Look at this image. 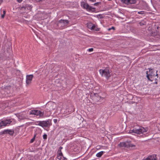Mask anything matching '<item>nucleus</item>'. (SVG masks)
<instances>
[{"label":"nucleus","mask_w":160,"mask_h":160,"mask_svg":"<svg viewBox=\"0 0 160 160\" xmlns=\"http://www.w3.org/2000/svg\"><path fill=\"white\" fill-rule=\"evenodd\" d=\"M148 130L147 128H145L139 126H135L133 128H131L129 131L130 133H134L137 134L143 133L147 132Z\"/></svg>","instance_id":"1"},{"label":"nucleus","mask_w":160,"mask_h":160,"mask_svg":"<svg viewBox=\"0 0 160 160\" xmlns=\"http://www.w3.org/2000/svg\"><path fill=\"white\" fill-rule=\"evenodd\" d=\"M99 72L101 76L105 78L107 80H108L111 76V73L108 67L106 68L103 69H100Z\"/></svg>","instance_id":"2"},{"label":"nucleus","mask_w":160,"mask_h":160,"mask_svg":"<svg viewBox=\"0 0 160 160\" xmlns=\"http://www.w3.org/2000/svg\"><path fill=\"white\" fill-rule=\"evenodd\" d=\"M118 146L120 147L126 148H134L136 147L135 145L131 143L130 142L127 141L126 142H120Z\"/></svg>","instance_id":"3"},{"label":"nucleus","mask_w":160,"mask_h":160,"mask_svg":"<svg viewBox=\"0 0 160 160\" xmlns=\"http://www.w3.org/2000/svg\"><path fill=\"white\" fill-rule=\"evenodd\" d=\"M149 73H148V71H147L146 77L149 80L152 81L153 80L152 77L155 76H158V74L157 73L156 75H155L154 73L155 71L153 69L150 68H149Z\"/></svg>","instance_id":"4"},{"label":"nucleus","mask_w":160,"mask_h":160,"mask_svg":"<svg viewBox=\"0 0 160 160\" xmlns=\"http://www.w3.org/2000/svg\"><path fill=\"white\" fill-rule=\"evenodd\" d=\"M30 115H34L40 117H42L44 115V112L37 110H32L29 112Z\"/></svg>","instance_id":"5"},{"label":"nucleus","mask_w":160,"mask_h":160,"mask_svg":"<svg viewBox=\"0 0 160 160\" xmlns=\"http://www.w3.org/2000/svg\"><path fill=\"white\" fill-rule=\"evenodd\" d=\"M45 108L46 109L49 111H52L55 108V103L52 102H48L46 104Z\"/></svg>","instance_id":"6"},{"label":"nucleus","mask_w":160,"mask_h":160,"mask_svg":"<svg viewBox=\"0 0 160 160\" xmlns=\"http://www.w3.org/2000/svg\"><path fill=\"white\" fill-rule=\"evenodd\" d=\"M69 22L68 20L61 19L58 22L57 25L58 27L62 28L68 25L69 23Z\"/></svg>","instance_id":"7"},{"label":"nucleus","mask_w":160,"mask_h":160,"mask_svg":"<svg viewBox=\"0 0 160 160\" xmlns=\"http://www.w3.org/2000/svg\"><path fill=\"white\" fill-rule=\"evenodd\" d=\"M81 6L84 8L90 11H93L95 9L94 8L89 6L88 3L84 2H81Z\"/></svg>","instance_id":"8"},{"label":"nucleus","mask_w":160,"mask_h":160,"mask_svg":"<svg viewBox=\"0 0 160 160\" xmlns=\"http://www.w3.org/2000/svg\"><path fill=\"white\" fill-rule=\"evenodd\" d=\"M122 3L126 4H135L136 0H120Z\"/></svg>","instance_id":"9"},{"label":"nucleus","mask_w":160,"mask_h":160,"mask_svg":"<svg viewBox=\"0 0 160 160\" xmlns=\"http://www.w3.org/2000/svg\"><path fill=\"white\" fill-rule=\"evenodd\" d=\"M11 121L10 120H6L2 121L0 122V127L5 126L7 124H9L11 123Z\"/></svg>","instance_id":"10"},{"label":"nucleus","mask_w":160,"mask_h":160,"mask_svg":"<svg viewBox=\"0 0 160 160\" xmlns=\"http://www.w3.org/2000/svg\"><path fill=\"white\" fill-rule=\"evenodd\" d=\"M33 77V75L32 74L26 76V83L27 84L29 85L31 83Z\"/></svg>","instance_id":"11"},{"label":"nucleus","mask_w":160,"mask_h":160,"mask_svg":"<svg viewBox=\"0 0 160 160\" xmlns=\"http://www.w3.org/2000/svg\"><path fill=\"white\" fill-rule=\"evenodd\" d=\"M51 125L50 123L49 120L47 121H42L41 127H48Z\"/></svg>","instance_id":"12"},{"label":"nucleus","mask_w":160,"mask_h":160,"mask_svg":"<svg viewBox=\"0 0 160 160\" xmlns=\"http://www.w3.org/2000/svg\"><path fill=\"white\" fill-rule=\"evenodd\" d=\"M18 118L20 120H24L28 119V116L23 114L19 115L18 116Z\"/></svg>","instance_id":"13"},{"label":"nucleus","mask_w":160,"mask_h":160,"mask_svg":"<svg viewBox=\"0 0 160 160\" xmlns=\"http://www.w3.org/2000/svg\"><path fill=\"white\" fill-rule=\"evenodd\" d=\"M149 160H157L156 155H153L148 157Z\"/></svg>","instance_id":"14"},{"label":"nucleus","mask_w":160,"mask_h":160,"mask_svg":"<svg viewBox=\"0 0 160 160\" xmlns=\"http://www.w3.org/2000/svg\"><path fill=\"white\" fill-rule=\"evenodd\" d=\"M64 157L62 156V154L61 152H60L57 155V158L59 160H62Z\"/></svg>","instance_id":"15"},{"label":"nucleus","mask_w":160,"mask_h":160,"mask_svg":"<svg viewBox=\"0 0 160 160\" xmlns=\"http://www.w3.org/2000/svg\"><path fill=\"white\" fill-rule=\"evenodd\" d=\"M104 153V152H100L97 154L96 156L98 157H100L103 155Z\"/></svg>","instance_id":"16"},{"label":"nucleus","mask_w":160,"mask_h":160,"mask_svg":"<svg viewBox=\"0 0 160 160\" xmlns=\"http://www.w3.org/2000/svg\"><path fill=\"white\" fill-rule=\"evenodd\" d=\"M92 27H93V28L92 30H94L97 31H99V28H98L95 25H93Z\"/></svg>","instance_id":"17"},{"label":"nucleus","mask_w":160,"mask_h":160,"mask_svg":"<svg viewBox=\"0 0 160 160\" xmlns=\"http://www.w3.org/2000/svg\"><path fill=\"white\" fill-rule=\"evenodd\" d=\"M93 25V24L92 23H90L88 24L87 27L88 28L92 30V28H93V27H92V26Z\"/></svg>","instance_id":"18"},{"label":"nucleus","mask_w":160,"mask_h":160,"mask_svg":"<svg viewBox=\"0 0 160 160\" xmlns=\"http://www.w3.org/2000/svg\"><path fill=\"white\" fill-rule=\"evenodd\" d=\"M14 133V131L12 130H8V134H9L12 135Z\"/></svg>","instance_id":"19"},{"label":"nucleus","mask_w":160,"mask_h":160,"mask_svg":"<svg viewBox=\"0 0 160 160\" xmlns=\"http://www.w3.org/2000/svg\"><path fill=\"white\" fill-rule=\"evenodd\" d=\"M42 121H38L35 122V124L41 126Z\"/></svg>","instance_id":"20"},{"label":"nucleus","mask_w":160,"mask_h":160,"mask_svg":"<svg viewBox=\"0 0 160 160\" xmlns=\"http://www.w3.org/2000/svg\"><path fill=\"white\" fill-rule=\"evenodd\" d=\"M138 13L140 14H144L145 13V12L144 11H141L138 12Z\"/></svg>","instance_id":"21"},{"label":"nucleus","mask_w":160,"mask_h":160,"mask_svg":"<svg viewBox=\"0 0 160 160\" xmlns=\"http://www.w3.org/2000/svg\"><path fill=\"white\" fill-rule=\"evenodd\" d=\"M2 133L3 134H6L8 133V130H5L2 131Z\"/></svg>","instance_id":"22"},{"label":"nucleus","mask_w":160,"mask_h":160,"mask_svg":"<svg viewBox=\"0 0 160 160\" xmlns=\"http://www.w3.org/2000/svg\"><path fill=\"white\" fill-rule=\"evenodd\" d=\"M36 135H34L33 138L31 139V140L30 141V143H32L35 140V137H36Z\"/></svg>","instance_id":"23"},{"label":"nucleus","mask_w":160,"mask_h":160,"mask_svg":"<svg viewBox=\"0 0 160 160\" xmlns=\"http://www.w3.org/2000/svg\"><path fill=\"white\" fill-rule=\"evenodd\" d=\"M47 135L46 134H44L43 135V139L44 140H46L47 138Z\"/></svg>","instance_id":"24"},{"label":"nucleus","mask_w":160,"mask_h":160,"mask_svg":"<svg viewBox=\"0 0 160 160\" xmlns=\"http://www.w3.org/2000/svg\"><path fill=\"white\" fill-rule=\"evenodd\" d=\"M111 29H113L114 30L115 29V28L114 27H112L111 28H109L108 29V31H110Z\"/></svg>","instance_id":"25"},{"label":"nucleus","mask_w":160,"mask_h":160,"mask_svg":"<svg viewBox=\"0 0 160 160\" xmlns=\"http://www.w3.org/2000/svg\"><path fill=\"white\" fill-rule=\"evenodd\" d=\"M93 50V48H90L88 49V51L89 52H92Z\"/></svg>","instance_id":"26"},{"label":"nucleus","mask_w":160,"mask_h":160,"mask_svg":"<svg viewBox=\"0 0 160 160\" xmlns=\"http://www.w3.org/2000/svg\"><path fill=\"white\" fill-rule=\"evenodd\" d=\"M37 2H40L44 1V0H36Z\"/></svg>","instance_id":"27"},{"label":"nucleus","mask_w":160,"mask_h":160,"mask_svg":"<svg viewBox=\"0 0 160 160\" xmlns=\"http://www.w3.org/2000/svg\"><path fill=\"white\" fill-rule=\"evenodd\" d=\"M57 120L56 119H53V122L55 123H56L57 122Z\"/></svg>","instance_id":"28"},{"label":"nucleus","mask_w":160,"mask_h":160,"mask_svg":"<svg viewBox=\"0 0 160 160\" xmlns=\"http://www.w3.org/2000/svg\"><path fill=\"white\" fill-rule=\"evenodd\" d=\"M29 160H35L34 158L33 157H31Z\"/></svg>","instance_id":"29"},{"label":"nucleus","mask_w":160,"mask_h":160,"mask_svg":"<svg viewBox=\"0 0 160 160\" xmlns=\"http://www.w3.org/2000/svg\"><path fill=\"white\" fill-rule=\"evenodd\" d=\"M62 147H60L59 148V150H58V151H60V152H61V149H62Z\"/></svg>","instance_id":"30"},{"label":"nucleus","mask_w":160,"mask_h":160,"mask_svg":"<svg viewBox=\"0 0 160 160\" xmlns=\"http://www.w3.org/2000/svg\"><path fill=\"white\" fill-rule=\"evenodd\" d=\"M99 3V2L96 3L94 4V5L95 6H97L98 5Z\"/></svg>","instance_id":"31"},{"label":"nucleus","mask_w":160,"mask_h":160,"mask_svg":"<svg viewBox=\"0 0 160 160\" xmlns=\"http://www.w3.org/2000/svg\"><path fill=\"white\" fill-rule=\"evenodd\" d=\"M5 14H3L1 16V17L2 18H3L5 16Z\"/></svg>","instance_id":"32"},{"label":"nucleus","mask_w":160,"mask_h":160,"mask_svg":"<svg viewBox=\"0 0 160 160\" xmlns=\"http://www.w3.org/2000/svg\"><path fill=\"white\" fill-rule=\"evenodd\" d=\"M142 160H149L148 158V157L147 158H146L145 159H144Z\"/></svg>","instance_id":"33"},{"label":"nucleus","mask_w":160,"mask_h":160,"mask_svg":"<svg viewBox=\"0 0 160 160\" xmlns=\"http://www.w3.org/2000/svg\"><path fill=\"white\" fill-rule=\"evenodd\" d=\"M89 0L92 2H96V0Z\"/></svg>","instance_id":"34"},{"label":"nucleus","mask_w":160,"mask_h":160,"mask_svg":"<svg viewBox=\"0 0 160 160\" xmlns=\"http://www.w3.org/2000/svg\"><path fill=\"white\" fill-rule=\"evenodd\" d=\"M22 0H17V1L19 2H22Z\"/></svg>","instance_id":"35"},{"label":"nucleus","mask_w":160,"mask_h":160,"mask_svg":"<svg viewBox=\"0 0 160 160\" xmlns=\"http://www.w3.org/2000/svg\"><path fill=\"white\" fill-rule=\"evenodd\" d=\"M62 160H67V159L63 157L62 159Z\"/></svg>","instance_id":"36"},{"label":"nucleus","mask_w":160,"mask_h":160,"mask_svg":"<svg viewBox=\"0 0 160 160\" xmlns=\"http://www.w3.org/2000/svg\"><path fill=\"white\" fill-rule=\"evenodd\" d=\"M3 14H5V13H6V12L4 10L3 11Z\"/></svg>","instance_id":"37"},{"label":"nucleus","mask_w":160,"mask_h":160,"mask_svg":"<svg viewBox=\"0 0 160 160\" xmlns=\"http://www.w3.org/2000/svg\"><path fill=\"white\" fill-rule=\"evenodd\" d=\"M2 1V0H0V4L1 3Z\"/></svg>","instance_id":"38"},{"label":"nucleus","mask_w":160,"mask_h":160,"mask_svg":"<svg viewBox=\"0 0 160 160\" xmlns=\"http://www.w3.org/2000/svg\"><path fill=\"white\" fill-rule=\"evenodd\" d=\"M157 72H158V71L157 70V71H156V73H157Z\"/></svg>","instance_id":"39"}]
</instances>
